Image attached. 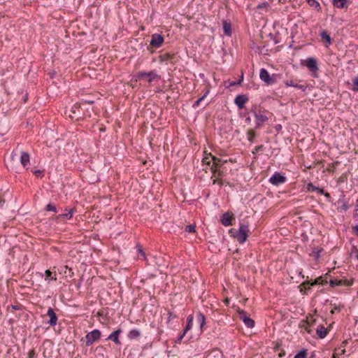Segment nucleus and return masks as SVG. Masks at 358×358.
<instances>
[{
    "label": "nucleus",
    "instance_id": "nucleus-45",
    "mask_svg": "<svg viewBox=\"0 0 358 358\" xmlns=\"http://www.w3.org/2000/svg\"><path fill=\"white\" fill-rule=\"evenodd\" d=\"M46 210L48 211H55L56 212V206L52 204H48L46 206Z\"/></svg>",
    "mask_w": 358,
    "mask_h": 358
},
{
    "label": "nucleus",
    "instance_id": "nucleus-53",
    "mask_svg": "<svg viewBox=\"0 0 358 358\" xmlns=\"http://www.w3.org/2000/svg\"><path fill=\"white\" fill-rule=\"evenodd\" d=\"M12 308H13V309H15V310H18V309H20V307H19L18 306H14V305H13V306H12Z\"/></svg>",
    "mask_w": 358,
    "mask_h": 358
},
{
    "label": "nucleus",
    "instance_id": "nucleus-43",
    "mask_svg": "<svg viewBox=\"0 0 358 358\" xmlns=\"http://www.w3.org/2000/svg\"><path fill=\"white\" fill-rule=\"evenodd\" d=\"M311 282H309V281H306V282H303L301 285L300 287H303L305 289H310V285Z\"/></svg>",
    "mask_w": 358,
    "mask_h": 358
},
{
    "label": "nucleus",
    "instance_id": "nucleus-47",
    "mask_svg": "<svg viewBox=\"0 0 358 358\" xmlns=\"http://www.w3.org/2000/svg\"><path fill=\"white\" fill-rule=\"evenodd\" d=\"M320 194L324 195L327 198H330V194L328 192H325L323 189L319 188V189L317 190Z\"/></svg>",
    "mask_w": 358,
    "mask_h": 358
},
{
    "label": "nucleus",
    "instance_id": "nucleus-19",
    "mask_svg": "<svg viewBox=\"0 0 358 358\" xmlns=\"http://www.w3.org/2000/svg\"><path fill=\"white\" fill-rule=\"evenodd\" d=\"M174 57V54L165 52L159 56V61L160 63L171 62Z\"/></svg>",
    "mask_w": 358,
    "mask_h": 358
},
{
    "label": "nucleus",
    "instance_id": "nucleus-46",
    "mask_svg": "<svg viewBox=\"0 0 358 358\" xmlns=\"http://www.w3.org/2000/svg\"><path fill=\"white\" fill-rule=\"evenodd\" d=\"M308 3L311 6H315V8L320 6L319 3L315 0H308Z\"/></svg>",
    "mask_w": 358,
    "mask_h": 358
},
{
    "label": "nucleus",
    "instance_id": "nucleus-35",
    "mask_svg": "<svg viewBox=\"0 0 358 358\" xmlns=\"http://www.w3.org/2000/svg\"><path fill=\"white\" fill-rule=\"evenodd\" d=\"M353 87L352 90L354 92H358V76L352 79Z\"/></svg>",
    "mask_w": 358,
    "mask_h": 358
},
{
    "label": "nucleus",
    "instance_id": "nucleus-3",
    "mask_svg": "<svg viewBox=\"0 0 358 358\" xmlns=\"http://www.w3.org/2000/svg\"><path fill=\"white\" fill-rule=\"evenodd\" d=\"M301 64L306 66L310 71V75L314 78H317L319 75V67L317 59L308 57L306 60L301 61Z\"/></svg>",
    "mask_w": 358,
    "mask_h": 358
},
{
    "label": "nucleus",
    "instance_id": "nucleus-50",
    "mask_svg": "<svg viewBox=\"0 0 358 358\" xmlns=\"http://www.w3.org/2000/svg\"><path fill=\"white\" fill-rule=\"evenodd\" d=\"M354 232L355 234L358 236V225L357 226H355L354 228Z\"/></svg>",
    "mask_w": 358,
    "mask_h": 358
},
{
    "label": "nucleus",
    "instance_id": "nucleus-14",
    "mask_svg": "<svg viewBox=\"0 0 358 358\" xmlns=\"http://www.w3.org/2000/svg\"><path fill=\"white\" fill-rule=\"evenodd\" d=\"M248 99L245 95H238L234 100V103L238 108L242 109L245 107V104L248 102Z\"/></svg>",
    "mask_w": 358,
    "mask_h": 358
},
{
    "label": "nucleus",
    "instance_id": "nucleus-34",
    "mask_svg": "<svg viewBox=\"0 0 358 358\" xmlns=\"http://www.w3.org/2000/svg\"><path fill=\"white\" fill-rule=\"evenodd\" d=\"M208 92H209V91L208 90L203 96H201L197 101H196L194 102V103L193 104V107L194 108H197L198 106H199L201 102L206 98V96H207Z\"/></svg>",
    "mask_w": 358,
    "mask_h": 358
},
{
    "label": "nucleus",
    "instance_id": "nucleus-44",
    "mask_svg": "<svg viewBox=\"0 0 358 358\" xmlns=\"http://www.w3.org/2000/svg\"><path fill=\"white\" fill-rule=\"evenodd\" d=\"M80 107H81V106L78 103L74 104L71 108L72 113L76 114V110H79L80 108Z\"/></svg>",
    "mask_w": 358,
    "mask_h": 358
},
{
    "label": "nucleus",
    "instance_id": "nucleus-55",
    "mask_svg": "<svg viewBox=\"0 0 358 358\" xmlns=\"http://www.w3.org/2000/svg\"><path fill=\"white\" fill-rule=\"evenodd\" d=\"M262 147V145L256 147V148H255L256 151L259 150V149H261Z\"/></svg>",
    "mask_w": 358,
    "mask_h": 358
},
{
    "label": "nucleus",
    "instance_id": "nucleus-51",
    "mask_svg": "<svg viewBox=\"0 0 358 358\" xmlns=\"http://www.w3.org/2000/svg\"><path fill=\"white\" fill-rule=\"evenodd\" d=\"M267 6H268V3H263L262 5H259L258 6V8H264V7H266Z\"/></svg>",
    "mask_w": 358,
    "mask_h": 358
},
{
    "label": "nucleus",
    "instance_id": "nucleus-9",
    "mask_svg": "<svg viewBox=\"0 0 358 358\" xmlns=\"http://www.w3.org/2000/svg\"><path fill=\"white\" fill-rule=\"evenodd\" d=\"M101 331L98 329H94L85 336V345L86 346L92 345L94 342L99 340L101 338Z\"/></svg>",
    "mask_w": 358,
    "mask_h": 358
},
{
    "label": "nucleus",
    "instance_id": "nucleus-22",
    "mask_svg": "<svg viewBox=\"0 0 358 358\" xmlns=\"http://www.w3.org/2000/svg\"><path fill=\"white\" fill-rule=\"evenodd\" d=\"M204 157L202 159V164L211 166L213 164L212 157H214L211 153H208L207 151H204Z\"/></svg>",
    "mask_w": 358,
    "mask_h": 358
},
{
    "label": "nucleus",
    "instance_id": "nucleus-27",
    "mask_svg": "<svg viewBox=\"0 0 358 358\" xmlns=\"http://www.w3.org/2000/svg\"><path fill=\"white\" fill-rule=\"evenodd\" d=\"M57 274L56 273H53L50 270H46L45 271V280H57Z\"/></svg>",
    "mask_w": 358,
    "mask_h": 358
},
{
    "label": "nucleus",
    "instance_id": "nucleus-56",
    "mask_svg": "<svg viewBox=\"0 0 358 358\" xmlns=\"http://www.w3.org/2000/svg\"><path fill=\"white\" fill-rule=\"evenodd\" d=\"M332 358H336V355H333V357H332Z\"/></svg>",
    "mask_w": 358,
    "mask_h": 358
},
{
    "label": "nucleus",
    "instance_id": "nucleus-2",
    "mask_svg": "<svg viewBox=\"0 0 358 358\" xmlns=\"http://www.w3.org/2000/svg\"><path fill=\"white\" fill-rule=\"evenodd\" d=\"M253 113L255 118L256 129L262 128L273 116V114L266 110L259 109Z\"/></svg>",
    "mask_w": 358,
    "mask_h": 358
},
{
    "label": "nucleus",
    "instance_id": "nucleus-11",
    "mask_svg": "<svg viewBox=\"0 0 358 358\" xmlns=\"http://www.w3.org/2000/svg\"><path fill=\"white\" fill-rule=\"evenodd\" d=\"M239 318L244 322L245 326H247L249 328H252L255 326V322L253 320L250 318L248 315L245 311L243 310H241L238 308L237 310Z\"/></svg>",
    "mask_w": 358,
    "mask_h": 358
},
{
    "label": "nucleus",
    "instance_id": "nucleus-17",
    "mask_svg": "<svg viewBox=\"0 0 358 358\" xmlns=\"http://www.w3.org/2000/svg\"><path fill=\"white\" fill-rule=\"evenodd\" d=\"M122 333V329H118L117 330L113 331L112 334H110L108 337L107 338V340L112 341L115 342L116 344L120 345V341L119 340V336Z\"/></svg>",
    "mask_w": 358,
    "mask_h": 358
},
{
    "label": "nucleus",
    "instance_id": "nucleus-20",
    "mask_svg": "<svg viewBox=\"0 0 358 358\" xmlns=\"http://www.w3.org/2000/svg\"><path fill=\"white\" fill-rule=\"evenodd\" d=\"M232 215L229 213L222 215L221 218L222 224L225 227H229L232 224Z\"/></svg>",
    "mask_w": 358,
    "mask_h": 358
},
{
    "label": "nucleus",
    "instance_id": "nucleus-32",
    "mask_svg": "<svg viewBox=\"0 0 358 358\" xmlns=\"http://www.w3.org/2000/svg\"><path fill=\"white\" fill-rule=\"evenodd\" d=\"M211 180L213 185L218 184L220 186H222L224 184L229 185V182H226V181L222 180V178H213V180Z\"/></svg>",
    "mask_w": 358,
    "mask_h": 358
},
{
    "label": "nucleus",
    "instance_id": "nucleus-38",
    "mask_svg": "<svg viewBox=\"0 0 358 358\" xmlns=\"http://www.w3.org/2000/svg\"><path fill=\"white\" fill-rule=\"evenodd\" d=\"M31 172L37 178H42L43 176V171L38 169H31Z\"/></svg>",
    "mask_w": 358,
    "mask_h": 358
},
{
    "label": "nucleus",
    "instance_id": "nucleus-31",
    "mask_svg": "<svg viewBox=\"0 0 358 358\" xmlns=\"http://www.w3.org/2000/svg\"><path fill=\"white\" fill-rule=\"evenodd\" d=\"M137 251H138V254H137V257L138 259H141V260H146V255H145V252L142 250L141 247V246H138V249H137Z\"/></svg>",
    "mask_w": 358,
    "mask_h": 358
},
{
    "label": "nucleus",
    "instance_id": "nucleus-13",
    "mask_svg": "<svg viewBox=\"0 0 358 358\" xmlns=\"http://www.w3.org/2000/svg\"><path fill=\"white\" fill-rule=\"evenodd\" d=\"M299 81L298 80L294 79L293 78H290L289 79L288 78L286 79L284 81V83H285V86H287V87H294L299 89V90H305L306 86L303 85L299 84Z\"/></svg>",
    "mask_w": 358,
    "mask_h": 358
},
{
    "label": "nucleus",
    "instance_id": "nucleus-30",
    "mask_svg": "<svg viewBox=\"0 0 358 358\" xmlns=\"http://www.w3.org/2000/svg\"><path fill=\"white\" fill-rule=\"evenodd\" d=\"M223 31L225 35L231 36V24H223Z\"/></svg>",
    "mask_w": 358,
    "mask_h": 358
},
{
    "label": "nucleus",
    "instance_id": "nucleus-10",
    "mask_svg": "<svg viewBox=\"0 0 358 358\" xmlns=\"http://www.w3.org/2000/svg\"><path fill=\"white\" fill-rule=\"evenodd\" d=\"M273 185L278 186L287 181V178L279 172H275L268 180Z\"/></svg>",
    "mask_w": 358,
    "mask_h": 358
},
{
    "label": "nucleus",
    "instance_id": "nucleus-37",
    "mask_svg": "<svg viewBox=\"0 0 358 358\" xmlns=\"http://www.w3.org/2000/svg\"><path fill=\"white\" fill-rule=\"evenodd\" d=\"M319 189V187H315L312 182H309L307 185V190L308 192H315Z\"/></svg>",
    "mask_w": 358,
    "mask_h": 358
},
{
    "label": "nucleus",
    "instance_id": "nucleus-39",
    "mask_svg": "<svg viewBox=\"0 0 358 358\" xmlns=\"http://www.w3.org/2000/svg\"><path fill=\"white\" fill-rule=\"evenodd\" d=\"M185 231L188 233L195 232V226L193 224H189L185 227Z\"/></svg>",
    "mask_w": 358,
    "mask_h": 358
},
{
    "label": "nucleus",
    "instance_id": "nucleus-29",
    "mask_svg": "<svg viewBox=\"0 0 358 358\" xmlns=\"http://www.w3.org/2000/svg\"><path fill=\"white\" fill-rule=\"evenodd\" d=\"M247 139L252 143L254 141L255 138L256 137V133L254 129H249L246 132Z\"/></svg>",
    "mask_w": 358,
    "mask_h": 358
},
{
    "label": "nucleus",
    "instance_id": "nucleus-48",
    "mask_svg": "<svg viewBox=\"0 0 358 358\" xmlns=\"http://www.w3.org/2000/svg\"><path fill=\"white\" fill-rule=\"evenodd\" d=\"M185 336V334H184V332L177 338V340L176 341V343H180L183 337Z\"/></svg>",
    "mask_w": 358,
    "mask_h": 358
},
{
    "label": "nucleus",
    "instance_id": "nucleus-33",
    "mask_svg": "<svg viewBox=\"0 0 358 358\" xmlns=\"http://www.w3.org/2000/svg\"><path fill=\"white\" fill-rule=\"evenodd\" d=\"M308 351L306 349H303L299 351L294 358H307Z\"/></svg>",
    "mask_w": 358,
    "mask_h": 358
},
{
    "label": "nucleus",
    "instance_id": "nucleus-23",
    "mask_svg": "<svg viewBox=\"0 0 358 358\" xmlns=\"http://www.w3.org/2000/svg\"><path fill=\"white\" fill-rule=\"evenodd\" d=\"M329 331L328 328L324 327L323 325H320L317 328V334L320 338H324L327 336Z\"/></svg>",
    "mask_w": 358,
    "mask_h": 358
},
{
    "label": "nucleus",
    "instance_id": "nucleus-26",
    "mask_svg": "<svg viewBox=\"0 0 358 358\" xmlns=\"http://www.w3.org/2000/svg\"><path fill=\"white\" fill-rule=\"evenodd\" d=\"M196 321L199 324L200 328L202 330L203 327L205 324V322H206V317H205L204 315L200 312L196 314Z\"/></svg>",
    "mask_w": 358,
    "mask_h": 358
},
{
    "label": "nucleus",
    "instance_id": "nucleus-52",
    "mask_svg": "<svg viewBox=\"0 0 358 358\" xmlns=\"http://www.w3.org/2000/svg\"><path fill=\"white\" fill-rule=\"evenodd\" d=\"M245 122L250 123L251 122V118L250 117H246Z\"/></svg>",
    "mask_w": 358,
    "mask_h": 358
},
{
    "label": "nucleus",
    "instance_id": "nucleus-41",
    "mask_svg": "<svg viewBox=\"0 0 358 358\" xmlns=\"http://www.w3.org/2000/svg\"><path fill=\"white\" fill-rule=\"evenodd\" d=\"M23 158H24V167H26L27 163L29 162V156L28 155V154L24 152Z\"/></svg>",
    "mask_w": 358,
    "mask_h": 358
},
{
    "label": "nucleus",
    "instance_id": "nucleus-49",
    "mask_svg": "<svg viewBox=\"0 0 358 358\" xmlns=\"http://www.w3.org/2000/svg\"><path fill=\"white\" fill-rule=\"evenodd\" d=\"M35 355H36V352H35L34 350H31L28 353V358H33L35 356Z\"/></svg>",
    "mask_w": 358,
    "mask_h": 358
},
{
    "label": "nucleus",
    "instance_id": "nucleus-28",
    "mask_svg": "<svg viewBox=\"0 0 358 358\" xmlns=\"http://www.w3.org/2000/svg\"><path fill=\"white\" fill-rule=\"evenodd\" d=\"M192 325H193V315H189L187 317V324L184 329V331H183L184 334H186L187 333V331L192 329Z\"/></svg>",
    "mask_w": 358,
    "mask_h": 358
},
{
    "label": "nucleus",
    "instance_id": "nucleus-6",
    "mask_svg": "<svg viewBox=\"0 0 358 358\" xmlns=\"http://www.w3.org/2000/svg\"><path fill=\"white\" fill-rule=\"evenodd\" d=\"M15 162L17 163L20 162L22 164V150H16L15 152L12 153L9 157V159L6 162V165L8 169H10L13 171H17L15 166Z\"/></svg>",
    "mask_w": 358,
    "mask_h": 358
},
{
    "label": "nucleus",
    "instance_id": "nucleus-57",
    "mask_svg": "<svg viewBox=\"0 0 358 358\" xmlns=\"http://www.w3.org/2000/svg\"><path fill=\"white\" fill-rule=\"evenodd\" d=\"M357 294H358V292H357Z\"/></svg>",
    "mask_w": 358,
    "mask_h": 358
},
{
    "label": "nucleus",
    "instance_id": "nucleus-7",
    "mask_svg": "<svg viewBox=\"0 0 358 358\" xmlns=\"http://www.w3.org/2000/svg\"><path fill=\"white\" fill-rule=\"evenodd\" d=\"M259 78L268 85H273L277 82V75L273 74L271 76L268 71L264 68L260 69Z\"/></svg>",
    "mask_w": 358,
    "mask_h": 358
},
{
    "label": "nucleus",
    "instance_id": "nucleus-5",
    "mask_svg": "<svg viewBox=\"0 0 358 358\" xmlns=\"http://www.w3.org/2000/svg\"><path fill=\"white\" fill-rule=\"evenodd\" d=\"M164 37L158 34H154L151 36V41L150 45L148 47V50L150 53L152 54L155 52V50L160 48L164 43Z\"/></svg>",
    "mask_w": 358,
    "mask_h": 358
},
{
    "label": "nucleus",
    "instance_id": "nucleus-16",
    "mask_svg": "<svg viewBox=\"0 0 358 358\" xmlns=\"http://www.w3.org/2000/svg\"><path fill=\"white\" fill-rule=\"evenodd\" d=\"M351 3L350 0H334L333 4L338 8H347Z\"/></svg>",
    "mask_w": 358,
    "mask_h": 358
},
{
    "label": "nucleus",
    "instance_id": "nucleus-12",
    "mask_svg": "<svg viewBox=\"0 0 358 358\" xmlns=\"http://www.w3.org/2000/svg\"><path fill=\"white\" fill-rule=\"evenodd\" d=\"M210 169L212 172L210 180H213V178H223L226 176L227 173V170L225 168L220 169L210 166Z\"/></svg>",
    "mask_w": 358,
    "mask_h": 358
},
{
    "label": "nucleus",
    "instance_id": "nucleus-4",
    "mask_svg": "<svg viewBox=\"0 0 358 358\" xmlns=\"http://www.w3.org/2000/svg\"><path fill=\"white\" fill-rule=\"evenodd\" d=\"M146 78L148 82L151 84L155 80H158L160 78V76L157 73L155 70L150 71L149 72L145 71H139L135 76V80H141L143 79Z\"/></svg>",
    "mask_w": 358,
    "mask_h": 358
},
{
    "label": "nucleus",
    "instance_id": "nucleus-15",
    "mask_svg": "<svg viewBox=\"0 0 358 358\" xmlns=\"http://www.w3.org/2000/svg\"><path fill=\"white\" fill-rule=\"evenodd\" d=\"M47 315L50 317L49 321L48 323L51 326L54 327L57 324V316L54 312L53 309L51 308H49L47 312Z\"/></svg>",
    "mask_w": 358,
    "mask_h": 358
},
{
    "label": "nucleus",
    "instance_id": "nucleus-24",
    "mask_svg": "<svg viewBox=\"0 0 358 358\" xmlns=\"http://www.w3.org/2000/svg\"><path fill=\"white\" fill-rule=\"evenodd\" d=\"M141 331L134 329H131V331H129L127 336H128L129 339L134 340V339H137L138 338H139L141 336Z\"/></svg>",
    "mask_w": 358,
    "mask_h": 358
},
{
    "label": "nucleus",
    "instance_id": "nucleus-40",
    "mask_svg": "<svg viewBox=\"0 0 358 358\" xmlns=\"http://www.w3.org/2000/svg\"><path fill=\"white\" fill-rule=\"evenodd\" d=\"M315 322H316V320L313 316H310V317H307V324L309 326L314 325Z\"/></svg>",
    "mask_w": 358,
    "mask_h": 358
},
{
    "label": "nucleus",
    "instance_id": "nucleus-1",
    "mask_svg": "<svg viewBox=\"0 0 358 358\" xmlns=\"http://www.w3.org/2000/svg\"><path fill=\"white\" fill-rule=\"evenodd\" d=\"M229 234L231 236L236 238L239 243H244L247 241V238L250 235L251 232L247 224H241L238 230L231 229L229 230Z\"/></svg>",
    "mask_w": 358,
    "mask_h": 358
},
{
    "label": "nucleus",
    "instance_id": "nucleus-8",
    "mask_svg": "<svg viewBox=\"0 0 358 358\" xmlns=\"http://www.w3.org/2000/svg\"><path fill=\"white\" fill-rule=\"evenodd\" d=\"M353 284V280L348 279L345 277L341 278H331L329 280V285L331 287L335 286H345L350 287Z\"/></svg>",
    "mask_w": 358,
    "mask_h": 358
},
{
    "label": "nucleus",
    "instance_id": "nucleus-36",
    "mask_svg": "<svg viewBox=\"0 0 358 358\" xmlns=\"http://www.w3.org/2000/svg\"><path fill=\"white\" fill-rule=\"evenodd\" d=\"M73 215V210L71 209L68 213L60 215V217H62L64 218H66V220H70Z\"/></svg>",
    "mask_w": 358,
    "mask_h": 358
},
{
    "label": "nucleus",
    "instance_id": "nucleus-18",
    "mask_svg": "<svg viewBox=\"0 0 358 358\" xmlns=\"http://www.w3.org/2000/svg\"><path fill=\"white\" fill-rule=\"evenodd\" d=\"M320 36L322 41L326 47L331 44V38L327 31L323 30L320 34Z\"/></svg>",
    "mask_w": 358,
    "mask_h": 358
},
{
    "label": "nucleus",
    "instance_id": "nucleus-21",
    "mask_svg": "<svg viewBox=\"0 0 358 358\" xmlns=\"http://www.w3.org/2000/svg\"><path fill=\"white\" fill-rule=\"evenodd\" d=\"M212 159H213V164H212L211 166L215 167V168H220V169L224 168L223 166V165L224 163L227 162V160H223V159L216 157H212Z\"/></svg>",
    "mask_w": 358,
    "mask_h": 358
},
{
    "label": "nucleus",
    "instance_id": "nucleus-42",
    "mask_svg": "<svg viewBox=\"0 0 358 358\" xmlns=\"http://www.w3.org/2000/svg\"><path fill=\"white\" fill-rule=\"evenodd\" d=\"M319 284H323L321 277L315 279L313 282H311L310 285L313 286V285H319Z\"/></svg>",
    "mask_w": 358,
    "mask_h": 358
},
{
    "label": "nucleus",
    "instance_id": "nucleus-54",
    "mask_svg": "<svg viewBox=\"0 0 358 358\" xmlns=\"http://www.w3.org/2000/svg\"><path fill=\"white\" fill-rule=\"evenodd\" d=\"M285 351H283V352H280V353L279 354V357H283V356H285Z\"/></svg>",
    "mask_w": 358,
    "mask_h": 358
},
{
    "label": "nucleus",
    "instance_id": "nucleus-25",
    "mask_svg": "<svg viewBox=\"0 0 358 358\" xmlns=\"http://www.w3.org/2000/svg\"><path fill=\"white\" fill-rule=\"evenodd\" d=\"M330 306H332V309L330 311L331 315L340 313L344 307L342 304H336L332 303H330Z\"/></svg>",
    "mask_w": 358,
    "mask_h": 358
}]
</instances>
